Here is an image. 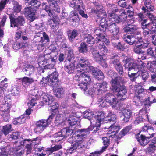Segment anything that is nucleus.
<instances>
[{
	"label": "nucleus",
	"instance_id": "nucleus-1",
	"mask_svg": "<svg viewBox=\"0 0 156 156\" xmlns=\"http://www.w3.org/2000/svg\"><path fill=\"white\" fill-rule=\"evenodd\" d=\"M87 72H82L77 73L75 76L76 80L79 84L78 85L80 88L83 89L92 97L94 94L96 95H101L103 92L107 91V83L106 82H103L102 84L97 83L94 86V89H92V86L89 85L91 81L90 76L87 74Z\"/></svg>",
	"mask_w": 156,
	"mask_h": 156
},
{
	"label": "nucleus",
	"instance_id": "nucleus-2",
	"mask_svg": "<svg viewBox=\"0 0 156 156\" xmlns=\"http://www.w3.org/2000/svg\"><path fill=\"white\" fill-rule=\"evenodd\" d=\"M104 42L107 45L108 44L109 41L105 37H99L98 41L96 40L98 51H93L92 55L95 60L99 62L103 67L106 68L107 65L106 62V58L105 55L108 52L107 48L104 45Z\"/></svg>",
	"mask_w": 156,
	"mask_h": 156
},
{
	"label": "nucleus",
	"instance_id": "nucleus-3",
	"mask_svg": "<svg viewBox=\"0 0 156 156\" xmlns=\"http://www.w3.org/2000/svg\"><path fill=\"white\" fill-rule=\"evenodd\" d=\"M41 143L39 138L30 139H26L23 140L19 142L16 141L13 144V146H15V149H13L14 153H16L19 156L23 154L24 152L22 147L25 146V149L27 154L31 153L33 145L34 148L36 149V145L39 144Z\"/></svg>",
	"mask_w": 156,
	"mask_h": 156
},
{
	"label": "nucleus",
	"instance_id": "nucleus-4",
	"mask_svg": "<svg viewBox=\"0 0 156 156\" xmlns=\"http://www.w3.org/2000/svg\"><path fill=\"white\" fill-rule=\"evenodd\" d=\"M25 1L27 6L31 5L25 9L24 14L26 16H27L30 22H32L37 18L35 12L41 3L39 1L35 0H25Z\"/></svg>",
	"mask_w": 156,
	"mask_h": 156
},
{
	"label": "nucleus",
	"instance_id": "nucleus-5",
	"mask_svg": "<svg viewBox=\"0 0 156 156\" xmlns=\"http://www.w3.org/2000/svg\"><path fill=\"white\" fill-rule=\"evenodd\" d=\"M116 119L115 115L111 112L108 113L107 116L104 118V121L112 124L109 127V130L107 133V135L109 138L114 137L116 136V133L120 129V126L115 123Z\"/></svg>",
	"mask_w": 156,
	"mask_h": 156
},
{
	"label": "nucleus",
	"instance_id": "nucleus-6",
	"mask_svg": "<svg viewBox=\"0 0 156 156\" xmlns=\"http://www.w3.org/2000/svg\"><path fill=\"white\" fill-rule=\"evenodd\" d=\"M91 13L97 15V22L100 23V29L102 28V31H105L111 23L110 20H106L107 15L105 11L102 9L94 8L91 10Z\"/></svg>",
	"mask_w": 156,
	"mask_h": 156
},
{
	"label": "nucleus",
	"instance_id": "nucleus-7",
	"mask_svg": "<svg viewBox=\"0 0 156 156\" xmlns=\"http://www.w3.org/2000/svg\"><path fill=\"white\" fill-rule=\"evenodd\" d=\"M121 78L117 77L114 79H112L111 81V89L114 92H117L118 97H120V99L123 100L125 98V95L127 92L126 87L124 86H120V82Z\"/></svg>",
	"mask_w": 156,
	"mask_h": 156
},
{
	"label": "nucleus",
	"instance_id": "nucleus-8",
	"mask_svg": "<svg viewBox=\"0 0 156 156\" xmlns=\"http://www.w3.org/2000/svg\"><path fill=\"white\" fill-rule=\"evenodd\" d=\"M76 69L78 72H89L94 69V67L91 66L89 61L86 58H82L78 63Z\"/></svg>",
	"mask_w": 156,
	"mask_h": 156
},
{
	"label": "nucleus",
	"instance_id": "nucleus-9",
	"mask_svg": "<svg viewBox=\"0 0 156 156\" xmlns=\"http://www.w3.org/2000/svg\"><path fill=\"white\" fill-rule=\"evenodd\" d=\"M73 131L70 128H66L62 129L61 131L56 133L54 135V141L55 142H58L63 138L68 137L73 133ZM53 141L54 140H53Z\"/></svg>",
	"mask_w": 156,
	"mask_h": 156
},
{
	"label": "nucleus",
	"instance_id": "nucleus-10",
	"mask_svg": "<svg viewBox=\"0 0 156 156\" xmlns=\"http://www.w3.org/2000/svg\"><path fill=\"white\" fill-rule=\"evenodd\" d=\"M70 115L68 113H63L62 114L60 112V113L57 115L55 118L56 120H61L62 119L63 121L66 120V122L68 123L70 125L73 126L76 123L77 121V119L75 116L69 117L68 118V117Z\"/></svg>",
	"mask_w": 156,
	"mask_h": 156
},
{
	"label": "nucleus",
	"instance_id": "nucleus-11",
	"mask_svg": "<svg viewBox=\"0 0 156 156\" xmlns=\"http://www.w3.org/2000/svg\"><path fill=\"white\" fill-rule=\"evenodd\" d=\"M68 141L72 144V146L76 150L85 147L87 144V142L84 140L80 139L76 140V137L73 136L69 138Z\"/></svg>",
	"mask_w": 156,
	"mask_h": 156
},
{
	"label": "nucleus",
	"instance_id": "nucleus-12",
	"mask_svg": "<svg viewBox=\"0 0 156 156\" xmlns=\"http://www.w3.org/2000/svg\"><path fill=\"white\" fill-rule=\"evenodd\" d=\"M0 106V111L3 120L5 122L8 121L9 119V112L11 107L10 105L8 103H3Z\"/></svg>",
	"mask_w": 156,
	"mask_h": 156
},
{
	"label": "nucleus",
	"instance_id": "nucleus-13",
	"mask_svg": "<svg viewBox=\"0 0 156 156\" xmlns=\"http://www.w3.org/2000/svg\"><path fill=\"white\" fill-rule=\"evenodd\" d=\"M125 55H123L122 58H123L122 61L126 70L129 71L137 67L136 63L134 62L133 59L129 58Z\"/></svg>",
	"mask_w": 156,
	"mask_h": 156
},
{
	"label": "nucleus",
	"instance_id": "nucleus-14",
	"mask_svg": "<svg viewBox=\"0 0 156 156\" xmlns=\"http://www.w3.org/2000/svg\"><path fill=\"white\" fill-rule=\"evenodd\" d=\"M94 116H92V119L94 120L95 119L96 121L95 124V127L96 130L94 129V131L96 132L98 130L99 128L100 127L101 122L104 121V114L102 111H99L95 112L94 114H93Z\"/></svg>",
	"mask_w": 156,
	"mask_h": 156
},
{
	"label": "nucleus",
	"instance_id": "nucleus-15",
	"mask_svg": "<svg viewBox=\"0 0 156 156\" xmlns=\"http://www.w3.org/2000/svg\"><path fill=\"white\" fill-rule=\"evenodd\" d=\"M107 102L110 103V105L112 108L118 109L119 108L118 101L116 98L114 97L113 94L110 93H108L105 96L102 97Z\"/></svg>",
	"mask_w": 156,
	"mask_h": 156
},
{
	"label": "nucleus",
	"instance_id": "nucleus-16",
	"mask_svg": "<svg viewBox=\"0 0 156 156\" xmlns=\"http://www.w3.org/2000/svg\"><path fill=\"white\" fill-rule=\"evenodd\" d=\"M95 127H94L92 128V126H90L87 129H81L79 130L80 132L79 134H73V136L76 137V140L80 139L84 140V138L90 133V131L94 129Z\"/></svg>",
	"mask_w": 156,
	"mask_h": 156
},
{
	"label": "nucleus",
	"instance_id": "nucleus-17",
	"mask_svg": "<svg viewBox=\"0 0 156 156\" xmlns=\"http://www.w3.org/2000/svg\"><path fill=\"white\" fill-rule=\"evenodd\" d=\"M10 19L11 22V27H15L22 26L25 23L24 18L21 16H19L16 18H14L12 16H10Z\"/></svg>",
	"mask_w": 156,
	"mask_h": 156
},
{
	"label": "nucleus",
	"instance_id": "nucleus-18",
	"mask_svg": "<svg viewBox=\"0 0 156 156\" xmlns=\"http://www.w3.org/2000/svg\"><path fill=\"white\" fill-rule=\"evenodd\" d=\"M121 13V14L120 16V17L115 14H112V16H109L110 17V22L119 23L122 21H125L127 18V14H126V12L123 11V12Z\"/></svg>",
	"mask_w": 156,
	"mask_h": 156
},
{
	"label": "nucleus",
	"instance_id": "nucleus-19",
	"mask_svg": "<svg viewBox=\"0 0 156 156\" xmlns=\"http://www.w3.org/2000/svg\"><path fill=\"white\" fill-rule=\"evenodd\" d=\"M135 37L134 35L132 36L128 35L126 37H125L124 39V41L129 45L140 43L142 41V40L141 39H139L140 36L138 35L137 36Z\"/></svg>",
	"mask_w": 156,
	"mask_h": 156
},
{
	"label": "nucleus",
	"instance_id": "nucleus-20",
	"mask_svg": "<svg viewBox=\"0 0 156 156\" xmlns=\"http://www.w3.org/2000/svg\"><path fill=\"white\" fill-rule=\"evenodd\" d=\"M108 30L111 32L112 35H113V36L112 37V38L114 39H118V37L117 36L118 35L119 30V27L114 23H111L108 26V27L106 28Z\"/></svg>",
	"mask_w": 156,
	"mask_h": 156
},
{
	"label": "nucleus",
	"instance_id": "nucleus-21",
	"mask_svg": "<svg viewBox=\"0 0 156 156\" xmlns=\"http://www.w3.org/2000/svg\"><path fill=\"white\" fill-rule=\"evenodd\" d=\"M37 92L38 91L37 90H34L30 91V94L29 95L30 98H29V101L28 102V105L29 106H33L35 105L36 103L35 101L38 97V96L37 95V94H34L35 92Z\"/></svg>",
	"mask_w": 156,
	"mask_h": 156
},
{
	"label": "nucleus",
	"instance_id": "nucleus-22",
	"mask_svg": "<svg viewBox=\"0 0 156 156\" xmlns=\"http://www.w3.org/2000/svg\"><path fill=\"white\" fill-rule=\"evenodd\" d=\"M75 62L65 61V69L69 74L73 73L75 69Z\"/></svg>",
	"mask_w": 156,
	"mask_h": 156
},
{
	"label": "nucleus",
	"instance_id": "nucleus-23",
	"mask_svg": "<svg viewBox=\"0 0 156 156\" xmlns=\"http://www.w3.org/2000/svg\"><path fill=\"white\" fill-rule=\"evenodd\" d=\"M137 16H138L139 18V20L141 22V25L142 28L143 30V32L145 34L144 35L146 34V20L145 19L146 17V14L145 12L144 13H139L137 14Z\"/></svg>",
	"mask_w": 156,
	"mask_h": 156
},
{
	"label": "nucleus",
	"instance_id": "nucleus-24",
	"mask_svg": "<svg viewBox=\"0 0 156 156\" xmlns=\"http://www.w3.org/2000/svg\"><path fill=\"white\" fill-rule=\"evenodd\" d=\"M82 0H72L70 2V6L76 9H81L84 8Z\"/></svg>",
	"mask_w": 156,
	"mask_h": 156
},
{
	"label": "nucleus",
	"instance_id": "nucleus-25",
	"mask_svg": "<svg viewBox=\"0 0 156 156\" xmlns=\"http://www.w3.org/2000/svg\"><path fill=\"white\" fill-rule=\"evenodd\" d=\"M42 102L46 105H49L54 101L53 97L50 94L43 93L42 95Z\"/></svg>",
	"mask_w": 156,
	"mask_h": 156
},
{
	"label": "nucleus",
	"instance_id": "nucleus-26",
	"mask_svg": "<svg viewBox=\"0 0 156 156\" xmlns=\"http://www.w3.org/2000/svg\"><path fill=\"white\" fill-rule=\"evenodd\" d=\"M111 62L118 72L120 74H122L123 73V68L119 60L117 58H112Z\"/></svg>",
	"mask_w": 156,
	"mask_h": 156
},
{
	"label": "nucleus",
	"instance_id": "nucleus-27",
	"mask_svg": "<svg viewBox=\"0 0 156 156\" xmlns=\"http://www.w3.org/2000/svg\"><path fill=\"white\" fill-rule=\"evenodd\" d=\"M54 81L53 79L50 78V77H47L46 78H43L41 82V83L42 85L43 83L48 84L49 85L55 87L58 84V82L56 83Z\"/></svg>",
	"mask_w": 156,
	"mask_h": 156
},
{
	"label": "nucleus",
	"instance_id": "nucleus-28",
	"mask_svg": "<svg viewBox=\"0 0 156 156\" xmlns=\"http://www.w3.org/2000/svg\"><path fill=\"white\" fill-rule=\"evenodd\" d=\"M132 113L131 111L130 110L124 109L122 111L121 117L124 122H127L129 121Z\"/></svg>",
	"mask_w": 156,
	"mask_h": 156
},
{
	"label": "nucleus",
	"instance_id": "nucleus-29",
	"mask_svg": "<svg viewBox=\"0 0 156 156\" xmlns=\"http://www.w3.org/2000/svg\"><path fill=\"white\" fill-rule=\"evenodd\" d=\"M2 151L0 153V156H8V154L11 152H14V150L12 146H7L4 148H2Z\"/></svg>",
	"mask_w": 156,
	"mask_h": 156
},
{
	"label": "nucleus",
	"instance_id": "nucleus-30",
	"mask_svg": "<svg viewBox=\"0 0 156 156\" xmlns=\"http://www.w3.org/2000/svg\"><path fill=\"white\" fill-rule=\"evenodd\" d=\"M70 17L72 18V21L73 23L72 25L74 26L78 25L79 24V18L77 13L75 11H72L71 12Z\"/></svg>",
	"mask_w": 156,
	"mask_h": 156
},
{
	"label": "nucleus",
	"instance_id": "nucleus-31",
	"mask_svg": "<svg viewBox=\"0 0 156 156\" xmlns=\"http://www.w3.org/2000/svg\"><path fill=\"white\" fill-rule=\"evenodd\" d=\"M92 74L98 80H101L104 78L103 73L99 69L94 68V69L91 70Z\"/></svg>",
	"mask_w": 156,
	"mask_h": 156
},
{
	"label": "nucleus",
	"instance_id": "nucleus-32",
	"mask_svg": "<svg viewBox=\"0 0 156 156\" xmlns=\"http://www.w3.org/2000/svg\"><path fill=\"white\" fill-rule=\"evenodd\" d=\"M22 85L25 87H27L34 81V79L27 77H25L20 78Z\"/></svg>",
	"mask_w": 156,
	"mask_h": 156
},
{
	"label": "nucleus",
	"instance_id": "nucleus-33",
	"mask_svg": "<svg viewBox=\"0 0 156 156\" xmlns=\"http://www.w3.org/2000/svg\"><path fill=\"white\" fill-rule=\"evenodd\" d=\"M46 11L48 13L49 16L51 17H52L53 18L52 21L54 25H55V27L57 25H58L59 23V20L58 17L57 16H53V14L51 11L49 9L46 7L45 9Z\"/></svg>",
	"mask_w": 156,
	"mask_h": 156
},
{
	"label": "nucleus",
	"instance_id": "nucleus-34",
	"mask_svg": "<svg viewBox=\"0 0 156 156\" xmlns=\"http://www.w3.org/2000/svg\"><path fill=\"white\" fill-rule=\"evenodd\" d=\"M84 40L85 42L90 44H94L95 42V39L91 35L84 34L83 35Z\"/></svg>",
	"mask_w": 156,
	"mask_h": 156
},
{
	"label": "nucleus",
	"instance_id": "nucleus-35",
	"mask_svg": "<svg viewBox=\"0 0 156 156\" xmlns=\"http://www.w3.org/2000/svg\"><path fill=\"white\" fill-rule=\"evenodd\" d=\"M118 11L117 6L115 5H110L108 6V16H111L114 13Z\"/></svg>",
	"mask_w": 156,
	"mask_h": 156
},
{
	"label": "nucleus",
	"instance_id": "nucleus-36",
	"mask_svg": "<svg viewBox=\"0 0 156 156\" xmlns=\"http://www.w3.org/2000/svg\"><path fill=\"white\" fill-rule=\"evenodd\" d=\"M34 70V68L32 65L28 66L23 69V71L25 75L30 76L33 73Z\"/></svg>",
	"mask_w": 156,
	"mask_h": 156
},
{
	"label": "nucleus",
	"instance_id": "nucleus-37",
	"mask_svg": "<svg viewBox=\"0 0 156 156\" xmlns=\"http://www.w3.org/2000/svg\"><path fill=\"white\" fill-rule=\"evenodd\" d=\"M138 27L135 26H131L129 27H126L124 30L126 32L131 33H137Z\"/></svg>",
	"mask_w": 156,
	"mask_h": 156
},
{
	"label": "nucleus",
	"instance_id": "nucleus-38",
	"mask_svg": "<svg viewBox=\"0 0 156 156\" xmlns=\"http://www.w3.org/2000/svg\"><path fill=\"white\" fill-rule=\"evenodd\" d=\"M7 86V84L5 83V86L3 87H0V101L2 103L6 102L5 100V98L3 96V94H4V91L6 88Z\"/></svg>",
	"mask_w": 156,
	"mask_h": 156
},
{
	"label": "nucleus",
	"instance_id": "nucleus-39",
	"mask_svg": "<svg viewBox=\"0 0 156 156\" xmlns=\"http://www.w3.org/2000/svg\"><path fill=\"white\" fill-rule=\"evenodd\" d=\"M113 45L115 47H116L118 49H119L122 51H123L125 48H127L128 47L127 45H125V44L122 45L119 42H115L114 40L112 41Z\"/></svg>",
	"mask_w": 156,
	"mask_h": 156
},
{
	"label": "nucleus",
	"instance_id": "nucleus-40",
	"mask_svg": "<svg viewBox=\"0 0 156 156\" xmlns=\"http://www.w3.org/2000/svg\"><path fill=\"white\" fill-rule=\"evenodd\" d=\"M84 117L86 118H87L90 120L91 123H92L93 122L92 121V116H94L93 114H94L93 113L90 111V110H87L85 111L84 112Z\"/></svg>",
	"mask_w": 156,
	"mask_h": 156
},
{
	"label": "nucleus",
	"instance_id": "nucleus-41",
	"mask_svg": "<svg viewBox=\"0 0 156 156\" xmlns=\"http://www.w3.org/2000/svg\"><path fill=\"white\" fill-rule=\"evenodd\" d=\"M98 101L100 103L99 106L101 108L107 107L110 105V103L107 102L103 97L98 99Z\"/></svg>",
	"mask_w": 156,
	"mask_h": 156
},
{
	"label": "nucleus",
	"instance_id": "nucleus-42",
	"mask_svg": "<svg viewBox=\"0 0 156 156\" xmlns=\"http://www.w3.org/2000/svg\"><path fill=\"white\" fill-rule=\"evenodd\" d=\"M48 2H52V7H53V10L58 13L60 12V9L58 5V3L55 0H47Z\"/></svg>",
	"mask_w": 156,
	"mask_h": 156
},
{
	"label": "nucleus",
	"instance_id": "nucleus-43",
	"mask_svg": "<svg viewBox=\"0 0 156 156\" xmlns=\"http://www.w3.org/2000/svg\"><path fill=\"white\" fill-rule=\"evenodd\" d=\"M25 119L24 116H22L17 118H15L13 119V123L14 124H21L24 123L25 122Z\"/></svg>",
	"mask_w": 156,
	"mask_h": 156
},
{
	"label": "nucleus",
	"instance_id": "nucleus-44",
	"mask_svg": "<svg viewBox=\"0 0 156 156\" xmlns=\"http://www.w3.org/2000/svg\"><path fill=\"white\" fill-rule=\"evenodd\" d=\"M20 135L19 132H14L12 134L9 135L7 136V139L9 140H12L17 139Z\"/></svg>",
	"mask_w": 156,
	"mask_h": 156
},
{
	"label": "nucleus",
	"instance_id": "nucleus-45",
	"mask_svg": "<svg viewBox=\"0 0 156 156\" xmlns=\"http://www.w3.org/2000/svg\"><path fill=\"white\" fill-rule=\"evenodd\" d=\"M12 125L8 124L4 126L3 127L2 132L5 135H7L11 131Z\"/></svg>",
	"mask_w": 156,
	"mask_h": 156
},
{
	"label": "nucleus",
	"instance_id": "nucleus-46",
	"mask_svg": "<svg viewBox=\"0 0 156 156\" xmlns=\"http://www.w3.org/2000/svg\"><path fill=\"white\" fill-rule=\"evenodd\" d=\"M36 123L38 124V126H40L44 129L48 126L49 125L46 120L44 119H42L39 120Z\"/></svg>",
	"mask_w": 156,
	"mask_h": 156
},
{
	"label": "nucleus",
	"instance_id": "nucleus-47",
	"mask_svg": "<svg viewBox=\"0 0 156 156\" xmlns=\"http://www.w3.org/2000/svg\"><path fill=\"white\" fill-rule=\"evenodd\" d=\"M73 51L71 50L68 51L67 58L65 61L75 62Z\"/></svg>",
	"mask_w": 156,
	"mask_h": 156
},
{
	"label": "nucleus",
	"instance_id": "nucleus-48",
	"mask_svg": "<svg viewBox=\"0 0 156 156\" xmlns=\"http://www.w3.org/2000/svg\"><path fill=\"white\" fill-rule=\"evenodd\" d=\"M131 129V126H126L124 129L122 130L119 134V135L120 138L122 137V136L125 135Z\"/></svg>",
	"mask_w": 156,
	"mask_h": 156
},
{
	"label": "nucleus",
	"instance_id": "nucleus-49",
	"mask_svg": "<svg viewBox=\"0 0 156 156\" xmlns=\"http://www.w3.org/2000/svg\"><path fill=\"white\" fill-rule=\"evenodd\" d=\"M45 63L54 62V59L51 58V56L49 54H47L45 55L44 57Z\"/></svg>",
	"mask_w": 156,
	"mask_h": 156
},
{
	"label": "nucleus",
	"instance_id": "nucleus-50",
	"mask_svg": "<svg viewBox=\"0 0 156 156\" xmlns=\"http://www.w3.org/2000/svg\"><path fill=\"white\" fill-rule=\"evenodd\" d=\"M102 28H101V29H100V26H99V29H96L94 30V33L96 34V35L98 36V37H96V40L98 41V39L99 38V37H101V38L103 37H105V36L103 35L102 34H101V32H103L104 31H102Z\"/></svg>",
	"mask_w": 156,
	"mask_h": 156
},
{
	"label": "nucleus",
	"instance_id": "nucleus-51",
	"mask_svg": "<svg viewBox=\"0 0 156 156\" xmlns=\"http://www.w3.org/2000/svg\"><path fill=\"white\" fill-rule=\"evenodd\" d=\"M58 73L56 71H55L48 77H50V78L53 79L55 81L54 82L57 83L58 82Z\"/></svg>",
	"mask_w": 156,
	"mask_h": 156
},
{
	"label": "nucleus",
	"instance_id": "nucleus-52",
	"mask_svg": "<svg viewBox=\"0 0 156 156\" xmlns=\"http://www.w3.org/2000/svg\"><path fill=\"white\" fill-rule=\"evenodd\" d=\"M140 139H137V141L140 143V144L143 146H144L146 144V142L145 141L146 136L143 134L140 135Z\"/></svg>",
	"mask_w": 156,
	"mask_h": 156
},
{
	"label": "nucleus",
	"instance_id": "nucleus-53",
	"mask_svg": "<svg viewBox=\"0 0 156 156\" xmlns=\"http://www.w3.org/2000/svg\"><path fill=\"white\" fill-rule=\"evenodd\" d=\"M23 45L22 42L16 41L13 45V48L16 50H17L23 46Z\"/></svg>",
	"mask_w": 156,
	"mask_h": 156
},
{
	"label": "nucleus",
	"instance_id": "nucleus-54",
	"mask_svg": "<svg viewBox=\"0 0 156 156\" xmlns=\"http://www.w3.org/2000/svg\"><path fill=\"white\" fill-rule=\"evenodd\" d=\"M64 91L62 87L58 88L55 93V95L58 98H60L63 94Z\"/></svg>",
	"mask_w": 156,
	"mask_h": 156
},
{
	"label": "nucleus",
	"instance_id": "nucleus-55",
	"mask_svg": "<svg viewBox=\"0 0 156 156\" xmlns=\"http://www.w3.org/2000/svg\"><path fill=\"white\" fill-rule=\"evenodd\" d=\"M79 50L80 52L85 53L87 51V48L85 44L82 43L79 47Z\"/></svg>",
	"mask_w": 156,
	"mask_h": 156
},
{
	"label": "nucleus",
	"instance_id": "nucleus-56",
	"mask_svg": "<svg viewBox=\"0 0 156 156\" xmlns=\"http://www.w3.org/2000/svg\"><path fill=\"white\" fill-rule=\"evenodd\" d=\"M77 31L76 30H73L69 34V40L72 41L78 35Z\"/></svg>",
	"mask_w": 156,
	"mask_h": 156
},
{
	"label": "nucleus",
	"instance_id": "nucleus-57",
	"mask_svg": "<svg viewBox=\"0 0 156 156\" xmlns=\"http://www.w3.org/2000/svg\"><path fill=\"white\" fill-rule=\"evenodd\" d=\"M44 129L40 126H38L36 123V125L34 129V130L35 133L37 134L41 133L44 130Z\"/></svg>",
	"mask_w": 156,
	"mask_h": 156
},
{
	"label": "nucleus",
	"instance_id": "nucleus-58",
	"mask_svg": "<svg viewBox=\"0 0 156 156\" xmlns=\"http://www.w3.org/2000/svg\"><path fill=\"white\" fill-rule=\"evenodd\" d=\"M13 10L15 12H18L20 11L21 9V6L19 5L17 2L15 1L13 2Z\"/></svg>",
	"mask_w": 156,
	"mask_h": 156
},
{
	"label": "nucleus",
	"instance_id": "nucleus-59",
	"mask_svg": "<svg viewBox=\"0 0 156 156\" xmlns=\"http://www.w3.org/2000/svg\"><path fill=\"white\" fill-rule=\"evenodd\" d=\"M127 13L128 15V16L131 17L134 14L133 10V7L130 6H129L127 8Z\"/></svg>",
	"mask_w": 156,
	"mask_h": 156
},
{
	"label": "nucleus",
	"instance_id": "nucleus-60",
	"mask_svg": "<svg viewBox=\"0 0 156 156\" xmlns=\"http://www.w3.org/2000/svg\"><path fill=\"white\" fill-rule=\"evenodd\" d=\"M43 37H41V40L40 42L41 43L46 42H48L49 40V37L44 32V33L43 34Z\"/></svg>",
	"mask_w": 156,
	"mask_h": 156
},
{
	"label": "nucleus",
	"instance_id": "nucleus-61",
	"mask_svg": "<svg viewBox=\"0 0 156 156\" xmlns=\"http://www.w3.org/2000/svg\"><path fill=\"white\" fill-rule=\"evenodd\" d=\"M136 46L134 48V52L137 54L142 53H144V51L141 50V49L140 46V45L138 44H136Z\"/></svg>",
	"mask_w": 156,
	"mask_h": 156
},
{
	"label": "nucleus",
	"instance_id": "nucleus-62",
	"mask_svg": "<svg viewBox=\"0 0 156 156\" xmlns=\"http://www.w3.org/2000/svg\"><path fill=\"white\" fill-rule=\"evenodd\" d=\"M133 101L136 103V105H138L141 103L142 101L140 100V98L139 96H135L133 99Z\"/></svg>",
	"mask_w": 156,
	"mask_h": 156
},
{
	"label": "nucleus",
	"instance_id": "nucleus-63",
	"mask_svg": "<svg viewBox=\"0 0 156 156\" xmlns=\"http://www.w3.org/2000/svg\"><path fill=\"white\" fill-rule=\"evenodd\" d=\"M145 69V68L144 69V68H142L141 69V76L142 77V79L144 81H145L146 80V71Z\"/></svg>",
	"mask_w": 156,
	"mask_h": 156
},
{
	"label": "nucleus",
	"instance_id": "nucleus-64",
	"mask_svg": "<svg viewBox=\"0 0 156 156\" xmlns=\"http://www.w3.org/2000/svg\"><path fill=\"white\" fill-rule=\"evenodd\" d=\"M103 143L104 145L108 146L110 144V140L107 137H103L102 138Z\"/></svg>",
	"mask_w": 156,
	"mask_h": 156
}]
</instances>
